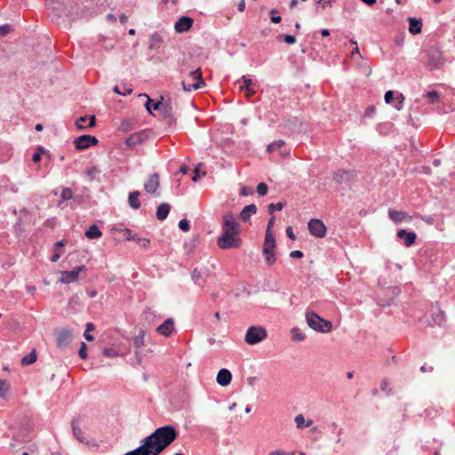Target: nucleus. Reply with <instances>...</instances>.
<instances>
[{
	"label": "nucleus",
	"instance_id": "1",
	"mask_svg": "<svg viewBox=\"0 0 455 455\" xmlns=\"http://www.w3.org/2000/svg\"><path fill=\"white\" fill-rule=\"evenodd\" d=\"M178 432L174 427H160L143 438L138 448L124 455H159L176 440Z\"/></svg>",
	"mask_w": 455,
	"mask_h": 455
},
{
	"label": "nucleus",
	"instance_id": "2",
	"mask_svg": "<svg viewBox=\"0 0 455 455\" xmlns=\"http://www.w3.org/2000/svg\"><path fill=\"white\" fill-rule=\"evenodd\" d=\"M305 316L307 325L315 331L328 333L332 329L331 321L322 318L314 311L307 310Z\"/></svg>",
	"mask_w": 455,
	"mask_h": 455
},
{
	"label": "nucleus",
	"instance_id": "3",
	"mask_svg": "<svg viewBox=\"0 0 455 455\" xmlns=\"http://www.w3.org/2000/svg\"><path fill=\"white\" fill-rule=\"evenodd\" d=\"M182 88L185 92H191L197 90L205 85L202 78V73L199 68L188 72V77H185L182 82Z\"/></svg>",
	"mask_w": 455,
	"mask_h": 455
},
{
	"label": "nucleus",
	"instance_id": "4",
	"mask_svg": "<svg viewBox=\"0 0 455 455\" xmlns=\"http://www.w3.org/2000/svg\"><path fill=\"white\" fill-rule=\"evenodd\" d=\"M275 239L270 231H266L265 241L263 244V256L266 263L269 266L273 265L275 260Z\"/></svg>",
	"mask_w": 455,
	"mask_h": 455
},
{
	"label": "nucleus",
	"instance_id": "5",
	"mask_svg": "<svg viewBox=\"0 0 455 455\" xmlns=\"http://www.w3.org/2000/svg\"><path fill=\"white\" fill-rule=\"evenodd\" d=\"M427 63L426 67L428 70L440 69L444 64L442 52L435 46H431L426 50Z\"/></svg>",
	"mask_w": 455,
	"mask_h": 455
},
{
	"label": "nucleus",
	"instance_id": "6",
	"mask_svg": "<svg viewBox=\"0 0 455 455\" xmlns=\"http://www.w3.org/2000/svg\"><path fill=\"white\" fill-rule=\"evenodd\" d=\"M217 245L224 250L240 247L241 239L239 238V234L222 231L221 235L217 239Z\"/></svg>",
	"mask_w": 455,
	"mask_h": 455
},
{
	"label": "nucleus",
	"instance_id": "7",
	"mask_svg": "<svg viewBox=\"0 0 455 455\" xmlns=\"http://www.w3.org/2000/svg\"><path fill=\"white\" fill-rule=\"evenodd\" d=\"M267 336V333L264 327L253 325L248 328L244 336V341L248 345H256L263 341Z\"/></svg>",
	"mask_w": 455,
	"mask_h": 455
},
{
	"label": "nucleus",
	"instance_id": "8",
	"mask_svg": "<svg viewBox=\"0 0 455 455\" xmlns=\"http://www.w3.org/2000/svg\"><path fill=\"white\" fill-rule=\"evenodd\" d=\"M54 334L57 347L60 349L67 348L73 339V331L66 328L55 331Z\"/></svg>",
	"mask_w": 455,
	"mask_h": 455
},
{
	"label": "nucleus",
	"instance_id": "9",
	"mask_svg": "<svg viewBox=\"0 0 455 455\" xmlns=\"http://www.w3.org/2000/svg\"><path fill=\"white\" fill-rule=\"evenodd\" d=\"M307 228L310 234L315 237L323 238L326 235V227L320 220H310L307 223Z\"/></svg>",
	"mask_w": 455,
	"mask_h": 455
},
{
	"label": "nucleus",
	"instance_id": "10",
	"mask_svg": "<svg viewBox=\"0 0 455 455\" xmlns=\"http://www.w3.org/2000/svg\"><path fill=\"white\" fill-rule=\"evenodd\" d=\"M83 421L84 419L81 416L74 418L71 421L72 432L76 440H78L82 443L88 444L89 442L87 438L84 436V433L81 427Z\"/></svg>",
	"mask_w": 455,
	"mask_h": 455
},
{
	"label": "nucleus",
	"instance_id": "11",
	"mask_svg": "<svg viewBox=\"0 0 455 455\" xmlns=\"http://www.w3.org/2000/svg\"><path fill=\"white\" fill-rule=\"evenodd\" d=\"M222 231L239 234L240 225L235 221L232 213H228L223 216Z\"/></svg>",
	"mask_w": 455,
	"mask_h": 455
},
{
	"label": "nucleus",
	"instance_id": "12",
	"mask_svg": "<svg viewBox=\"0 0 455 455\" xmlns=\"http://www.w3.org/2000/svg\"><path fill=\"white\" fill-rule=\"evenodd\" d=\"M98 139L91 135H82L75 139L74 145L77 150H84L88 148L90 146L96 145Z\"/></svg>",
	"mask_w": 455,
	"mask_h": 455
},
{
	"label": "nucleus",
	"instance_id": "13",
	"mask_svg": "<svg viewBox=\"0 0 455 455\" xmlns=\"http://www.w3.org/2000/svg\"><path fill=\"white\" fill-rule=\"evenodd\" d=\"M84 266L76 267L74 269L70 271H62L60 282L63 283H74L78 279V275L81 271H84Z\"/></svg>",
	"mask_w": 455,
	"mask_h": 455
},
{
	"label": "nucleus",
	"instance_id": "14",
	"mask_svg": "<svg viewBox=\"0 0 455 455\" xmlns=\"http://www.w3.org/2000/svg\"><path fill=\"white\" fill-rule=\"evenodd\" d=\"M160 186V178L157 173L149 176L144 183L145 190L149 194H156Z\"/></svg>",
	"mask_w": 455,
	"mask_h": 455
},
{
	"label": "nucleus",
	"instance_id": "15",
	"mask_svg": "<svg viewBox=\"0 0 455 455\" xmlns=\"http://www.w3.org/2000/svg\"><path fill=\"white\" fill-rule=\"evenodd\" d=\"M193 23H194V20L192 18L183 16V17L180 18L175 22V25H174L175 31L177 33L187 32L191 28Z\"/></svg>",
	"mask_w": 455,
	"mask_h": 455
},
{
	"label": "nucleus",
	"instance_id": "16",
	"mask_svg": "<svg viewBox=\"0 0 455 455\" xmlns=\"http://www.w3.org/2000/svg\"><path fill=\"white\" fill-rule=\"evenodd\" d=\"M156 331L164 337H170L174 331V320L172 318H167L156 328Z\"/></svg>",
	"mask_w": 455,
	"mask_h": 455
},
{
	"label": "nucleus",
	"instance_id": "17",
	"mask_svg": "<svg viewBox=\"0 0 455 455\" xmlns=\"http://www.w3.org/2000/svg\"><path fill=\"white\" fill-rule=\"evenodd\" d=\"M155 110L160 111V113L165 118H172L173 117V110L170 104L164 103L162 100L155 103Z\"/></svg>",
	"mask_w": 455,
	"mask_h": 455
},
{
	"label": "nucleus",
	"instance_id": "18",
	"mask_svg": "<svg viewBox=\"0 0 455 455\" xmlns=\"http://www.w3.org/2000/svg\"><path fill=\"white\" fill-rule=\"evenodd\" d=\"M232 379L231 372L227 369H221L217 374V382L222 387H226L230 384Z\"/></svg>",
	"mask_w": 455,
	"mask_h": 455
},
{
	"label": "nucleus",
	"instance_id": "19",
	"mask_svg": "<svg viewBox=\"0 0 455 455\" xmlns=\"http://www.w3.org/2000/svg\"><path fill=\"white\" fill-rule=\"evenodd\" d=\"M397 236L400 239L404 240L405 246L409 247L415 243L416 240V234L414 232H408L404 229H400L397 232Z\"/></svg>",
	"mask_w": 455,
	"mask_h": 455
},
{
	"label": "nucleus",
	"instance_id": "20",
	"mask_svg": "<svg viewBox=\"0 0 455 455\" xmlns=\"http://www.w3.org/2000/svg\"><path fill=\"white\" fill-rule=\"evenodd\" d=\"M257 212V207L255 204H248L246 205L240 212V219L244 221V222H247L248 220H250L251 219V216L255 214Z\"/></svg>",
	"mask_w": 455,
	"mask_h": 455
},
{
	"label": "nucleus",
	"instance_id": "21",
	"mask_svg": "<svg viewBox=\"0 0 455 455\" xmlns=\"http://www.w3.org/2000/svg\"><path fill=\"white\" fill-rule=\"evenodd\" d=\"M122 231L125 232L126 234H128L126 239L129 240V241H135L136 243H138L141 247L143 248H148L149 246V243H150V241L149 239L148 238H140V237H138L136 236L135 235H131V230L129 228H124L122 229Z\"/></svg>",
	"mask_w": 455,
	"mask_h": 455
},
{
	"label": "nucleus",
	"instance_id": "22",
	"mask_svg": "<svg viewBox=\"0 0 455 455\" xmlns=\"http://www.w3.org/2000/svg\"><path fill=\"white\" fill-rule=\"evenodd\" d=\"M170 210H171V206L169 204L167 203H162L159 204V206L157 207V210H156V219L158 220H164L169 212H170Z\"/></svg>",
	"mask_w": 455,
	"mask_h": 455
},
{
	"label": "nucleus",
	"instance_id": "23",
	"mask_svg": "<svg viewBox=\"0 0 455 455\" xmlns=\"http://www.w3.org/2000/svg\"><path fill=\"white\" fill-rule=\"evenodd\" d=\"M144 140H145L144 132H138V133H133V134L130 135L126 139L125 143L128 147H135V146L140 144Z\"/></svg>",
	"mask_w": 455,
	"mask_h": 455
},
{
	"label": "nucleus",
	"instance_id": "24",
	"mask_svg": "<svg viewBox=\"0 0 455 455\" xmlns=\"http://www.w3.org/2000/svg\"><path fill=\"white\" fill-rule=\"evenodd\" d=\"M297 429H304L313 425L312 419H306L303 414H298L294 418Z\"/></svg>",
	"mask_w": 455,
	"mask_h": 455
},
{
	"label": "nucleus",
	"instance_id": "25",
	"mask_svg": "<svg viewBox=\"0 0 455 455\" xmlns=\"http://www.w3.org/2000/svg\"><path fill=\"white\" fill-rule=\"evenodd\" d=\"M351 176H352V174L350 172L346 171V170H339L334 173L333 180L337 183L341 184V183L347 182L349 180V179L351 178Z\"/></svg>",
	"mask_w": 455,
	"mask_h": 455
},
{
	"label": "nucleus",
	"instance_id": "26",
	"mask_svg": "<svg viewBox=\"0 0 455 455\" xmlns=\"http://www.w3.org/2000/svg\"><path fill=\"white\" fill-rule=\"evenodd\" d=\"M389 218L395 223H400L403 220H405L407 218L410 220L411 218L407 216V214L404 212L402 211H396L390 209L388 211Z\"/></svg>",
	"mask_w": 455,
	"mask_h": 455
},
{
	"label": "nucleus",
	"instance_id": "27",
	"mask_svg": "<svg viewBox=\"0 0 455 455\" xmlns=\"http://www.w3.org/2000/svg\"><path fill=\"white\" fill-rule=\"evenodd\" d=\"M409 31L412 35L419 34L422 30V22L415 18H409Z\"/></svg>",
	"mask_w": 455,
	"mask_h": 455
},
{
	"label": "nucleus",
	"instance_id": "28",
	"mask_svg": "<svg viewBox=\"0 0 455 455\" xmlns=\"http://www.w3.org/2000/svg\"><path fill=\"white\" fill-rule=\"evenodd\" d=\"M164 43V38L158 33H154L149 37V44L148 47L150 50L159 48Z\"/></svg>",
	"mask_w": 455,
	"mask_h": 455
},
{
	"label": "nucleus",
	"instance_id": "29",
	"mask_svg": "<svg viewBox=\"0 0 455 455\" xmlns=\"http://www.w3.org/2000/svg\"><path fill=\"white\" fill-rule=\"evenodd\" d=\"M88 120V117L87 116H81L80 118H78L76 121V126L78 130H84L85 129L86 127H84L83 125V124H84L86 121ZM89 120H90V123L88 124V127L92 128V127H94L95 126V116H92L89 117Z\"/></svg>",
	"mask_w": 455,
	"mask_h": 455
},
{
	"label": "nucleus",
	"instance_id": "30",
	"mask_svg": "<svg viewBox=\"0 0 455 455\" xmlns=\"http://www.w3.org/2000/svg\"><path fill=\"white\" fill-rule=\"evenodd\" d=\"M139 196H140V192L139 191H133V192H131L129 194V196H128V202H129V205L132 208V209H139L140 206V202L139 200Z\"/></svg>",
	"mask_w": 455,
	"mask_h": 455
},
{
	"label": "nucleus",
	"instance_id": "31",
	"mask_svg": "<svg viewBox=\"0 0 455 455\" xmlns=\"http://www.w3.org/2000/svg\"><path fill=\"white\" fill-rule=\"evenodd\" d=\"M85 235L89 239H97L102 235V233L96 225H92L85 232Z\"/></svg>",
	"mask_w": 455,
	"mask_h": 455
},
{
	"label": "nucleus",
	"instance_id": "32",
	"mask_svg": "<svg viewBox=\"0 0 455 455\" xmlns=\"http://www.w3.org/2000/svg\"><path fill=\"white\" fill-rule=\"evenodd\" d=\"M37 355L36 350H32L28 355L21 358L20 363L23 366L30 365L36 361Z\"/></svg>",
	"mask_w": 455,
	"mask_h": 455
},
{
	"label": "nucleus",
	"instance_id": "33",
	"mask_svg": "<svg viewBox=\"0 0 455 455\" xmlns=\"http://www.w3.org/2000/svg\"><path fill=\"white\" fill-rule=\"evenodd\" d=\"M10 389V384L4 379H0V398H5Z\"/></svg>",
	"mask_w": 455,
	"mask_h": 455
},
{
	"label": "nucleus",
	"instance_id": "34",
	"mask_svg": "<svg viewBox=\"0 0 455 455\" xmlns=\"http://www.w3.org/2000/svg\"><path fill=\"white\" fill-rule=\"evenodd\" d=\"M306 336L298 328L291 329V339L294 341H303Z\"/></svg>",
	"mask_w": 455,
	"mask_h": 455
},
{
	"label": "nucleus",
	"instance_id": "35",
	"mask_svg": "<svg viewBox=\"0 0 455 455\" xmlns=\"http://www.w3.org/2000/svg\"><path fill=\"white\" fill-rule=\"evenodd\" d=\"M283 145L284 141L283 140L274 141L267 146V151L269 153H272L274 151L280 149Z\"/></svg>",
	"mask_w": 455,
	"mask_h": 455
},
{
	"label": "nucleus",
	"instance_id": "36",
	"mask_svg": "<svg viewBox=\"0 0 455 455\" xmlns=\"http://www.w3.org/2000/svg\"><path fill=\"white\" fill-rule=\"evenodd\" d=\"M192 279L195 282V283H196L199 286H202L204 283L203 275L196 268L194 269V271L192 273Z\"/></svg>",
	"mask_w": 455,
	"mask_h": 455
},
{
	"label": "nucleus",
	"instance_id": "37",
	"mask_svg": "<svg viewBox=\"0 0 455 455\" xmlns=\"http://www.w3.org/2000/svg\"><path fill=\"white\" fill-rule=\"evenodd\" d=\"M284 206V203L278 202L276 204H270L267 206V211L269 214H273L275 211H282Z\"/></svg>",
	"mask_w": 455,
	"mask_h": 455
},
{
	"label": "nucleus",
	"instance_id": "38",
	"mask_svg": "<svg viewBox=\"0 0 455 455\" xmlns=\"http://www.w3.org/2000/svg\"><path fill=\"white\" fill-rule=\"evenodd\" d=\"M140 96L147 98V102L145 104V108L148 113L152 114V109L155 110V103L156 102H153V100L146 93L140 94Z\"/></svg>",
	"mask_w": 455,
	"mask_h": 455
},
{
	"label": "nucleus",
	"instance_id": "39",
	"mask_svg": "<svg viewBox=\"0 0 455 455\" xmlns=\"http://www.w3.org/2000/svg\"><path fill=\"white\" fill-rule=\"evenodd\" d=\"M60 197L63 201L71 199L73 197L72 190L69 188H63L61 191Z\"/></svg>",
	"mask_w": 455,
	"mask_h": 455
},
{
	"label": "nucleus",
	"instance_id": "40",
	"mask_svg": "<svg viewBox=\"0 0 455 455\" xmlns=\"http://www.w3.org/2000/svg\"><path fill=\"white\" fill-rule=\"evenodd\" d=\"M243 85L240 86V90L243 91L247 88H251L252 81L251 78L243 76H242Z\"/></svg>",
	"mask_w": 455,
	"mask_h": 455
},
{
	"label": "nucleus",
	"instance_id": "41",
	"mask_svg": "<svg viewBox=\"0 0 455 455\" xmlns=\"http://www.w3.org/2000/svg\"><path fill=\"white\" fill-rule=\"evenodd\" d=\"M143 339H144V331H140V333L138 336H136V338L134 339V345L137 348H140L144 345Z\"/></svg>",
	"mask_w": 455,
	"mask_h": 455
},
{
	"label": "nucleus",
	"instance_id": "42",
	"mask_svg": "<svg viewBox=\"0 0 455 455\" xmlns=\"http://www.w3.org/2000/svg\"><path fill=\"white\" fill-rule=\"evenodd\" d=\"M257 192L261 196L267 195V185L266 183H263V182L259 183L257 186Z\"/></svg>",
	"mask_w": 455,
	"mask_h": 455
},
{
	"label": "nucleus",
	"instance_id": "43",
	"mask_svg": "<svg viewBox=\"0 0 455 455\" xmlns=\"http://www.w3.org/2000/svg\"><path fill=\"white\" fill-rule=\"evenodd\" d=\"M12 31V26L10 24H4L0 26V36H5Z\"/></svg>",
	"mask_w": 455,
	"mask_h": 455
},
{
	"label": "nucleus",
	"instance_id": "44",
	"mask_svg": "<svg viewBox=\"0 0 455 455\" xmlns=\"http://www.w3.org/2000/svg\"><path fill=\"white\" fill-rule=\"evenodd\" d=\"M179 228L184 231V232H188L190 228V224H189V221L186 219H183L181 220H180L179 222Z\"/></svg>",
	"mask_w": 455,
	"mask_h": 455
},
{
	"label": "nucleus",
	"instance_id": "45",
	"mask_svg": "<svg viewBox=\"0 0 455 455\" xmlns=\"http://www.w3.org/2000/svg\"><path fill=\"white\" fill-rule=\"evenodd\" d=\"M270 19H271V21L274 23H280L282 20L281 16L277 15V11L275 9L270 11Z\"/></svg>",
	"mask_w": 455,
	"mask_h": 455
},
{
	"label": "nucleus",
	"instance_id": "46",
	"mask_svg": "<svg viewBox=\"0 0 455 455\" xmlns=\"http://www.w3.org/2000/svg\"><path fill=\"white\" fill-rule=\"evenodd\" d=\"M427 98L430 100V101L432 103L435 102L438 100V93L436 91H431V92H428L427 94H426Z\"/></svg>",
	"mask_w": 455,
	"mask_h": 455
},
{
	"label": "nucleus",
	"instance_id": "47",
	"mask_svg": "<svg viewBox=\"0 0 455 455\" xmlns=\"http://www.w3.org/2000/svg\"><path fill=\"white\" fill-rule=\"evenodd\" d=\"M103 355L107 357H115L117 355L116 351L112 347L104 348Z\"/></svg>",
	"mask_w": 455,
	"mask_h": 455
},
{
	"label": "nucleus",
	"instance_id": "48",
	"mask_svg": "<svg viewBox=\"0 0 455 455\" xmlns=\"http://www.w3.org/2000/svg\"><path fill=\"white\" fill-rule=\"evenodd\" d=\"M396 104L395 106V108L397 109V110H401L403 108V100H404V96L402 94V93H399L396 97Z\"/></svg>",
	"mask_w": 455,
	"mask_h": 455
},
{
	"label": "nucleus",
	"instance_id": "49",
	"mask_svg": "<svg viewBox=\"0 0 455 455\" xmlns=\"http://www.w3.org/2000/svg\"><path fill=\"white\" fill-rule=\"evenodd\" d=\"M78 355L79 356L82 358V359H85L87 357V353H86V345L84 342H82L81 344V347L78 351Z\"/></svg>",
	"mask_w": 455,
	"mask_h": 455
},
{
	"label": "nucleus",
	"instance_id": "50",
	"mask_svg": "<svg viewBox=\"0 0 455 455\" xmlns=\"http://www.w3.org/2000/svg\"><path fill=\"white\" fill-rule=\"evenodd\" d=\"M433 320L435 324L440 325L444 320V315H443V312H438L436 314V316H435Z\"/></svg>",
	"mask_w": 455,
	"mask_h": 455
},
{
	"label": "nucleus",
	"instance_id": "51",
	"mask_svg": "<svg viewBox=\"0 0 455 455\" xmlns=\"http://www.w3.org/2000/svg\"><path fill=\"white\" fill-rule=\"evenodd\" d=\"M283 38V41L288 44H293L296 42V39L293 36L291 35H283L282 36Z\"/></svg>",
	"mask_w": 455,
	"mask_h": 455
},
{
	"label": "nucleus",
	"instance_id": "52",
	"mask_svg": "<svg viewBox=\"0 0 455 455\" xmlns=\"http://www.w3.org/2000/svg\"><path fill=\"white\" fill-rule=\"evenodd\" d=\"M394 100V92L393 91H387L385 93V101L387 104H390Z\"/></svg>",
	"mask_w": 455,
	"mask_h": 455
},
{
	"label": "nucleus",
	"instance_id": "53",
	"mask_svg": "<svg viewBox=\"0 0 455 455\" xmlns=\"http://www.w3.org/2000/svg\"><path fill=\"white\" fill-rule=\"evenodd\" d=\"M114 92L117 94L128 95V94L132 93V90L131 88H127V89H125L124 92H121L119 87L116 85L114 87Z\"/></svg>",
	"mask_w": 455,
	"mask_h": 455
},
{
	"label": "nucleus",
	"instance_id": "54",
	"mask_svg": "<svg viewBox=\"0 0 455 455\" xmlns=\"http://www.w3.org/2000/svg\"><path fill=\"white\" fill-rule=\"evenodd\" d=\"M290 257L293 259H300L303 257V252L301 251H292L290 252Z\"/></svg>",
	"mask_w": 455,
	"mask_h": 455
},
{
	"label": "nucleus",
	"instance_id": "55",
	"mask_svg": "<svg viewBox=\"0 0 455 455\" xmlns=\"http://www.w3.org/2000/svg\"><path fill=\"white\" fill-rule=\"evenodd\" d=\"M38 151L33 155L32 160L35 163H38L41 160V152H43V149L41 148H38Z\"/></svg>",
	"mask_w": 455,
	"mask_h": 455
},
{
	"label": "nucleus",
	"instance_id": "56",
	"mask_svg": "<svg viewBox=\"0 0 455 455\" xmlns=\"http://www.w3.org/2000/svg\"><path fill=\"white\" fill-rule=\"evenodd\" d=\"M199 167H200V164L194 170V176L192 177V180L194 182H197L200 179Z\"/></svg>",
	"mask_w": 455,
	"mask_h": 455
},
{
	"label": "nucleus",
	"instance_id": "57",
	"mask_svg": "<svg viewBox=\"0 0 455 455\" xmlns=\"http://www.w3.org/2000/svg\"><path fill=\"white\" fill-rule=\"evenodd\" d=\"M286 234H287V236H288L290 239H291V240H295V238H296V237H295V235H294V233H293V229H292V228H291V227H288V228H286Z\"/></svg>",
	"mask_w": 455,
	"mask_h": 455
},
{
	"label": "nucleus",
	"instance_id": "58",
	"mask_svg": "<svg viewBox=\"0 0 455 455\" xmlns=\"http://www.w3.org/2000/svg\"><path fill=\"white\" fill-rule=\"evenodd\" d=\"M275 220V218L274 216L269 219L266 231L271 232V228L274 226Z\"/></svg>",
	"mask_w": 455,
	"mask_h": 455
},
{
	"label": "nucleus",
	"instance_id": "59",
	"mask_svg": "<svg viewBox=\"0 0 455 455\" xmlns=\"http://www.w3.org/2000/svg\"><path fill=\"white\" fill-rule=\"evenodd\" d=\"M243 91L247 98H250L251 96L255 94V91L252 88H247Z\"/></svg>",
	"mask_w": 455,
	"mask_h": 455
},
{
	"label": "nucleus",
	"instance_id": "60",
	"mask_svg": "<svg viewBox=\"0 0 455 455\" xmlns=\"http://www.w3.org/2000/svg\"><path fill=\"white\" fill-rule=\"evenodd\" d=\"M333 0H319L318 4H322L323 7L331 5Z\"/></svg>",
	"mask_w": 455,
	"mask_h": 455
},
{
	"label": "nucleus",
	"instance_id": "61",
	"mask_svg": "<svg viewBox=\"0 0 455 455\" xmlns=\"http://www.w3.org/2000/svg\"><path fill=\"white\" fill-rule=\"evenodd\" d=\"M94 329H95L94 324L92 323H88L86 324V330L84 332H90V331H93Z\"/></svg>",
	"mask_w": 455,
	"mask_h": 455
},
{
	"label": "nucleus",
	"instance_id": "62",
	"mask_svg": "<svg viewBox=\"0 0 455 455\" xmlns=\"http://www.w3.org/2000/svg\"><path fill=\"white\" fill-rule=\"evenodd\" d=\"M238 11L239 12H243L244 8H245V3L243 0H242L239 4H238Z\"/></svg>",
	"mask_w": 455,
	"mask_h": 455
},
{
	"label": "nucleus",
	"instance_id": "63",
	"mask_svg": "<svg viewBox=\"0 0 455 455\" xmlns=\"http://www.w3.org/2000/svg\"><path fill=\"white\" fill-rule=\"evenodd\" d=\"M107 50H111L114 47V43L112 40L108 42L106 44L103 45Z\"/></svg>",
	"mask_w": 455,
	"mask_h": 455
},
{
	"label": "nucleus",
	"instance_id": "64",
	"mask_svg": "<svg viewBox=\"0 0 455 455\" xmlns=\"http://www.w3.org/2000/svg\"><path fill=\"white\" fill-rule=\"evenodd\" d=\"M269 455H286V453L283 451H275L270 452Z\"/></svg>",
	"mask_w": 455,
	"mask_h": 455
}]
</instances>
